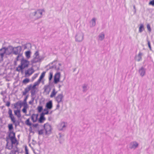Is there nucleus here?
Wrapping results in <instances>:
<instances>
[{
  "instance_id": "f03ea898",
  "label": "nucleus",
  "mask_w": 154,
  "mask_h": 154,
  "mask_svg": "<svg viewBox=\"0 0 154 154\" xmlns=\"http://www.w3.org/2000/svg\"><path fill=\"white\" fill-rule=\"evenodd\" d=\"M33 58L31 60L32 63H35L40 62L41 60V58L39 56V53L38 51H37L34 54L33 56Z\"/></svg>"
},
{
  "instance_id": "ea45409f",
  "label": "nucleus",
  "mask_w": 154,
  "mask_h": 154,
  "mask_svg": "<svg viewBox=\"0 0 154 154\" xmlns=\"http://www.w3.org/2000/svg\"><path fill=\"white\" fill-rule=\"evenodd\" d=\"M28 95H27L25 97V98L24 100V102L23 103V104H26V105H27L26 100L28 98Z\"/></svg>"
},
{
  "instance_id": "13d9d810",
  "label": "nucleus",
  "mask_w": 154,
  "mask_h": 154,
  "mask_svg": "<svg viewBox=\"0 0 154 154\" xmlns=\"http://www.w3.org/2000/svg\"><path fill=\"white\" fill-rule=\"evenodd\" d=\"M55 66H55V65H54V66H51V67H50V69L54 68V69H55Z\"/></svg>"
},
{
  "instance_id": "bb28decb",
  "label": "nucleus",
  "mask_w": 154,
  "mask_h": 154,
  "mask_svg": "<svg viewBox=\"0 0 154 154\" xmlns=\"http://www.w3.org/2000/svg\"><path fill=\"white\" fill-rule=\"evenodd\" d=\"M105 35L103 32L100 33L98 35V40L100 41L103 40L104 38Z\"/></svg>"
},
{
  "instance_id": "7c9ffc66",
  "label": "nucleus",
  "mask_w": 154,
  "mask_h": 154,
  "mask_svg": "<svg viewBox=\"0 0 154 154\" xmlns=\"http://www.w3.org/2000/svg\"><path fill=\"white\" fill-rule=\"evenodd\" d=\"M36 88H31V96L32 97H33L35 94L36 93V90L35 89Z\"/></svg>"
},
{
  "instance_id": "393cba45",
  "label": "nucleus",
  "mask_w": 154,
  "mask_h": 154,
  "mask_svg": "<svg viewBox=\"0 0 154 154\" xmlns=\"http://www.w3.org/2000/svg\"><path fill=\"white\" fill-rule=\"evenodd\" d=\"M14 114L17 116L18 118H20L21 116L20 111L19 110H14Z\"/></svg>"
},
{
  "instance_id": "49530a36",
  "label": "nucleus",
  "mask_w": 154,
  "mask_h": 154,
  "mask_svg": "<svg viewBox=\"0 0 154 154\" xmlns=\"http://www.w3.org/2000/svg\"><path fill=\"white\" fill-rule=\"evenodd\" d=\"M147 28L148 30L150 32L151 31V29L150 28V26L149 24H148L147 25Z\"/></svg>"
},
{
  "instance_id": "dca6fc26",
  "label": "nucleus",
  "mask_w": 154,
  "mask_h": 154,
  "mask_svg": "<svg viewBox=\"0 0 154 154\" xmlns=\"http://www.w3.org/2000/svg\"><path fill=\"white\" fill-rule=\"evenodd\" d=\"M38 114H33L31 116V119L34 123L36 122L38 119Z\"/></svg>"
},
{
  "instance_id": "de8ad7c7",
  "label": "nucleus",
  "mask_w": 154,
  "mask_h": 154,
  "mask_svg": "<svg viewBox=\"0 0 154 154\" xmlns=\"http://www.w3.org/2000/svg\"><path fill=\"white\" fill-rule=\"evenodd\" d=\"M34 98L33 97H32V100L29 102V103L30 104H32L34 101Z\"/></svg>"
},
{
  "instance_id": "5701e85b",
  "label": "nucleus",
  "mask_w": 154,
  "mask_h": 154,
  "mask_svg": "<svg viewBox=\"0 0 154 154\" xmlns=\"http://www.w3.org/2000/svg\"><path fill=\"white\" fill-rule=\"evenodd\" d=\"M23 104V103H22L21 101H19L17 102L16 103H14V108L15 109H17V106H19L21 107L22 105Z\"/></svg>"
},
{
  "instance_id": "b1692460",
  "label": "nucleus",
  "mask_w": 154,
  "mask_h": 154,
  "mask_svg": "<svg viewBox=\"0 0 154 154\" xmlns=\"http://www.w3.org/2000/svg\"><path fill=\"white\" fill-rule=\"evenodd\" d=\"M46 108L48 109H51L52 107V103L51 101H50L47 102L46 105Z\"/></svg>"
},
{
  "instance_id": "0e129e2a",
  "label": "nucleus",
  "mask_w": 154,
  "mask_h": 154,
  "mask_svg": "<svg viewBox=\"0 0 154 154\" xmlns=\"http://www.w3.org/2000/svg\"><path fill=\"white\" fill-rule=\"evenodd\" d=\"M58 65L60 66H61V64L60 63H58Z\"/></svg>"
},
{
  "instance_id": "c9c22d12",
  "label": "nucleus",
  "mask_w": 154,
  "mask_h": 154,
  "mask_svg": "<svg viewBox=\"0 0 154 154\" xmlns=\"http://www.w3.org/2000/svg\"><path fill=\"white\" fill-rule=\"evenodd\" d=\"M30 81V80L29 79L26 78L23 81L22 83L23 84H26L29 83Z\"/></svg>"
},
{
  "instance_id": "338daca9",
  "label": "nucleus",
  "mask_w": 154,
  "mask_h": 154,
  "mask_svg": "<svg viewBox=\"0 0 154 154\" xmlns=\"http://www.w3.org/2000/svg\"><path fill=\"white\" fill-rule=\"evenodd\" d=\"M52 112H51L50 113L49 112V113L50 114H51L52 113Z\"/></svg>"
},
{
  "instance_id": "2eb2a0df",
  "label": "nucleus",
  "mask_w": 154,
  "mask_h": 154,
  "mask_svg": "<svg viewBox=\"0 0 154 154\" xmlns=\"http://www.w3.org/2000/svg\"><path fill=\"white\" fill-rule=\"evenodd\" d=\"M34 70L32 68L29 69L25 72V74L26 76H30L34 72Z\"/></svg>"
},
{
  "instance_id": "473e14b6",
  "label": "nucleus",
  "mask_w": 154,
  "mask_h": 154,
  "mask_svg": "<svg viewBox=\"0 0 154 154\" xmlns=\"http://www.w3.org/2000/svg\"><path fill=\"white\" fill-rule=\"evenodd\" d=\"M144 29V27L143 24H141L139 28V32H141Z\"/></svg>"
},
{
  "instance_id": "052dcab7",
  "label": "nucleus",
  "mask_w": 154,
  "mask_h": 154,
  "mask_svg": "<svg viewBox=\"0 0 154 154\" xmlns=\"http://www.w3.org/2000/svg\"><path fill=\"white\" fill-rule=\"evenodd\" d=\"M133 8H134V9L135 10V11H136V8H135V6L134 5L133 6Z\"/></svg>"
},
{
  "instance_id": "58836bf2",
  "label": "nucleus",
  "mask_w": 154,
  "mask_h": 154,
  "mask_svg": "<svg viewBox=\"0 0 154 154\" xmlns=\"http://www.w3.org/2000/svg\"><path fill=\"white\" fill-rule=\"evenodd\" d=\"M17 55H18L16 57V60L19 61L20 60V58L22 57V54H18Z\"/></svg>"
},
{
  "instance_id": "603ef678",
  "label": "nucleus",
  "mask_w": 154,
  "mask_h": 154,
  "mask_svg": "<svg viewBox=\"0 0 154 154\" xmlns=\"http://www.w3.org/2000/svg\"><path fill=\"white\" fill-rule=\"evenodd\" d=\"M25 150L26 154H29L28 150L27 148L26 147H25Z\"/></svg>"
},
{
  "instance_id": "c756f323",
  "label": "nucleus",
  "mask_w": 154,
  "mask_h": 154,
  "mask_svg": "<svg viewBox=\"0 0 154 154\" xmlns=\"http://www.w3.org/2000/svg\"><path fill=\"white\" fill-rule=\"evenodd\" d=\"M57 93V91H55V89L54 88L53 89V91L52 92L50 95L51 97H54Z\"/></svg>"
},
{
  "instance_id": "9d476101",
  "label": "nucleus",
  "mask_w": 154,
  "mask_h": 154,
  "mask_svg": "<svg viewBox=\"0 0 154 154\" xmlns=\"http://www.w3.org/2000/svg\"><path fill=\"white\" fill-rule=\"evenodd\" d=\"M25 123L26 125L30 126L31 128V126L36 128L38 125V124L37 123L32 124L30 122V119L29 118L26 120Z\"/></svg>"
},
{
  "instance_id": "9b49d317",
  "label": "nucleus",
  "mask_w": 154,
  "mask_h": 154,
  "mask_svg": "<svg viewBox=\"0 0 154 154\" xmlns=\"http://www.w3.org/2000/svg\"><path fill=\"white\" fill-rule=\"evenodd\" d=\"M60 74L59 72H57L54 75V82L55 84H57L60 81Z\"/></svg>"
},
{
  "instance_id": "e2e57ef3",
  "label": "nucleus",
  "mask_w": 154,
  "mask_h": 154,
  "mask_svg": "<svg viewBox=\"0 0 154 154\" xmlns=\"http://www.w3.org/2000/svg\"><path fill=\"white\" fill-rule=\"evenodd\" d=\"M61 86L60 85H59V88H60Z\"/></svg>"
},
{
  "instance_id": "8fccbe9b",
  "label": "nucleus",
  "mask_w": 154,
  "mask_h": 154,
  "mask_svg": "<svg viewBox=\"0 0 154 154\" xmlns=\"http://www.w3.org/2000/svg\"><path fill=\"white\" fill-rule=\"evenodd\" d=\"M28 44H25L23 46V47L24 49L25 50V49H26V48H27V45H28Z\"/></svg>"
},
{
  "instance_id": "864d4df0",
  "label": "nucleus",
  "mask_w": 154,
  "mask_h": 154,
  "mask_svg": "<svg viewBox=\"0 0 154 154\" xmlns=\"http://www.w3.org/2000/svg\"><path fill=\"white\" fill-rule=\"evenodd\" d=\"M3 56L0 54V62L2 61L3 60Z\"/></svg>"
},
{
  "instance_id": "6ab92c4d",
  "label": "nucleus",
  "mask_w": 154,
  "mask_h": 154,
  "mask_svg": "<svg viewBox=\"0 0 154 154\" xmlns=\"http://www.w3.org/2000/svg\"><path fill=\"white\" fill-rule=\"evenodd\" d=\"M31 86H29L28 85L27 87L24 89V91L22 92V95L23 96L25 95L29 91L31 90Z\"/></svg>"
},
{
  "instance_id": "09e8293b",
  "label": "nucleus",
  "mask_w": 154,
  "mask_h": 154,
  "mask_svg": "<svg viewBox=\"0 0 154 154\" xmlns=\"http://www.w3.org/2000/svg\"><path fill=\"white\" fill-rule=\"evenodd\" d=\"M43 134V131L41 130L38 131V134L39 135H42Z\"/></svg>"
},
{
  "instance_id": "4be33fe9",
  "label": "nucleus",
  "mask_w": 154,
  "mask_h": 154,
  "mask_svg": "<svg viewBox=\"0 0 154 154\" xmlns=\"http://www.w3.org/2000/svg\"><path fill=\"white\" fill-rule=\"evenodd\" d=\"M40 82V81L38 80L36 82H35L33 85H32V84H30L29 85V86H31V88H36V86L39 85Z\"/></svg>"
},
{
  "instance_id": "a211bd4d",
  "label": "nucleus",
  "mask_w": 154,
  "mask_h": 154,
  "mask_svg": "<svg viewBox=\"0 0 154 154\" xmlns=\"http://www.w3.org/2000/svg\"><path fill=\"white\" fill-rule=\"evenodd\" d=\"M143 54V53L139 52L137 55L135 57V59L138 62H139L142 60V56Z\"/></svg>"
},
{
  "instance_id": "72a5a7b5",
  "label": "nucleus",
  "mask_w": 154,
  "mask_h": 154,
  "mask_svg": "<svg viewBox=\"0 0 154 154\" xmlns=\"http://www.w3.org/2000/svg\"><path fill=\"white\" fill-rule=\"evenodd\" d=\"M48 109H45L43 110V112L41 114L45 116V115H47L49 114V111Z\"/></svg>"
},
{
  "instance_id": "4c0bfd02",
  "label": "nucleus",
  "mask_w": 154,
  "mask_h": 154,
  "mask_svg": "<svg viewBox=\"0 0 154 154\" xmlns=\"http://www.w3.org/2000/svg\"><path fill=\"white\" fill-rule=\"evenodd\" d=\"M50 89H49V88L48 86L45 87L44 91L48 93V94H49L50 91Z\"/></svg>"
},
{
  "instance_id": "ddd939ff",
  "label": "nucleus",
  "mask_w": 154,
  "mask_h": 154,
  "mask_svg": "<svg viewBox=\"0 0 154 154\" xmlns=\"http://www.w3.org/2000/svg\"><path fill=\"white\" fill-rule=\"evenodd\" d=\"M66 124L65 122H62L58 125V128L59 131L64 130L66 127Z\"/></svg>"
},
{
  "instance_id": "c03bdc74",
  "label": "nucleus",
  "mask_w": 154,
  "mask_h": 154,
  "mask_svg": "<svg viewBox=\"0 0 154 154\" xmlns=\"http://www.w3.org/2000/svg\"><path fill=\"white\" fill-rule=\"evenodd\" d=\"M147 44L148 46V47L150 50H152V48L151 46L150 45V43L149 41L148 40H147Z\"/></svg>"
},
{
  "instance_id": "5fc2aeb1",
  "label": "nucleus",
  "mask_w": 154,
  "mask_h": 154,
  "mask_svg": "<svg viewBox=\"0 0 154 154\" xmlns=\"http://www.w3.org/2000/svg\"><path fill=\"white\" fill-rule=\"evenodd\" d=\"M53 119V118L51 116H49L48 117V120L51 121Z\"/></svg>"
},
{
  "instance_id": "7ed1b4c3",
  "label": "nucleus",
  "mask_w": 154,
  "mask_h": 154,
  "mask_svg": "<svg viewBox=\"0 0 154 154\" xmlns=\"http://www.w3.org/2000/svg\"><path fill=\"white\" fill-rule=\"evenodd\" d=\"M84 35L81 32H78L75 37V40L77 42H82L84 38Z\"/></svg>"
},
{
  "instance_id": "680f3d73",
  "label": "nucleus",
  "mask_w": 154,
  "mask_h": 154,
  "mask_svg": "<svg viewBox=\"0 0 154 154\" xmlns=\"http://www.w3.org/2000/svg\"><path fill=\"white\" fill-rule=\"evenodd\" d=\"M56 60H54V61L51 64H52L53 63H54V62H56Z\"/></svg>"
},
{
  "instance_id": "f3484780",
  "label": "nucleus",
  "mask_w": 154,
  "mask_h": 154,
  "mask_svg": "<svg viewBox=\"0 0 154 154\" xmlns=\"http://www.w3.org/2000/svg\"><path fill=\"white\" fill-rule=\"evenodd\" d=\"M139 72L140 75L142 77H143L145 74L146 69L144 67H142L139 69Z\"/></svg>"
},
{
  "instance_id": "6e6552de",
  "label": "nucleus",
  "mask_w": 154,
  "mask_h": 154,
  "mask_svg": "<svg viewBox=\"0 0 154 154\" xmlns=\"http://www.w3.org/2000/svg\"><path fill=\"white\" fill-rule=\"evenodd\" d=\"M29 63L28 61L24 59L23 57L21 60V65H22L24 69L28 67Z\"/></svg>"
},
{
  "instance_id": "20e7f679",
  "label": "nucleus",
  "mask_w": 154,
  "mask_h": 154,
  "mask_svg": "<svg viewBox=\"0 0 154 154\" xmlns=\"http://www.w3.org/2000/svg\"><path fill=\"white\" fill-rule=\"evenodd\" d=\"M22 48L21 46L13 47V54L17 55L18 54H22L21 53Z\"/></svg>"
},
{
  "instance_id": "3c124183",
  "label": "nucleus",
  "mask_w": 154,
  "mask_h": 154,
  "mask_svg": "<svg viewBox=\"0 0 154 154\" xmlns=\"http://www.w3.org/2000/svg\"><path fill=\"white\" fill-rule=\"evenodd\" d=\"M10 103L9 101H8L6 103V106L8 107H9L10 106Z\"/></svg>"
},
{
  "instance_id": "a878e982",
  "label": "nucleus",
  "mask_w": 154,
  "mask_h": 154,
  "mask_svg": "<svg viewBox=\"0 0 154 154\" xmlns=\"http://www.w3.org/2000/svg\"><path fill=\"white\" fill-rule=\"evenodd\" d=\"M5 47H3L0 49V54L4 56V54H5Z\"/></svg>"
},
{
  "instance_id": "a18cd8bd",
  "label": "nucleus",
  "mask_w": 154,
  "mask_h": 154,
  "mask_svg": "<svg viewBox=\"0 0 154 154\" xmlns=\"http://www.w3.org/2000/svg\"><path fill=\"white\" fill-rule=\"evenodd\" d=\"M53 77V73L50 72V76L49 78V80L50 81L52 79Z\"/></svg>"
},
{
  "instance_id": "412c9836",
  "label": "nucleus",
  "mask_w": 154,
  "mask_h": 154,
  "mask_svg": "<svg viewBox=\"0 0 154 154\" xmlns=\"http://www.w3.org/2000/svg\"><path fill=\"white\" fill-rule=\"evenodd\" d=\"M8 133L9 135H11V132L14 133L13 131V127L12 124H9L8 125Z\"/></svg>"
},
{
  "instance_id": "1a4fd4ad",
  "label": "nucleus",
  "mask_w": 154,
  "mask_h": 154,
  "mask_svg": "<svg viewBox=\"0 0 154 154\" xmlns=\"http://www.w3.org/2000/svg\"><path fill=\"white\" fill-rule=\"evenodd\" d=\"M11 134L13 135V136H11V135H9V137L10 138L12 143V144H15L17 142V140L15 137V133L11 132Z\"/></svg>"
},
{
  "instance_id": "0eeeda50",
  "label": "nucleus",
  "mask_w": 154,
  "mask_h": 154,
  "mask_svg": "<svg viewBox=\"0 0 154 154\" xmlns=\"http://www.w3.org/2000/svg\"><path fill=\"white\" fill-rule=\"evenodd\" d=\"M6 55H9L12 54H13V47L11 46H9L7 48L5 47Z\"/></svg>"
},
{
  "instance_id": "37998d69",
  "label": "nucleus",
  "mask_w": 154,
  "mask_h": 154,
  "mask_svg": "<svg viewBox=\"0 0 154 154\" xmlns=\"http://www.w3.org/2000/svg\"><path fill=\"white\" fill-rule=\"evenodd\" d=\"M149 5H152V6H154V0H152L149 3Z\"/></svg>"
},
{
  "instance_id": "69168bd1",
  "label": "nucleus",
  "mask_w": 154,
  "mask_h": 154,
  "mask_svg": "<svg viewBox=\"0 0 154 154\" xmlns=\"http://www.w3.org/2000/svg\"><path fill=\"white\" fill-rule=\"evenodd\" d=\"M60 134V137H61V134Z\"/></svg>"
},
{
  "instance_id": "a19ab883",
  "label": "nucleus",
  "mask_w": 154,
  "mask_h": 154,
  "mask_svg": "<svg viewBox=\"0 0 154 154\" xmlns=\"http://www.w3.org/2000/svg\"><path fill=\"white\" fill-rule=\"evenodd\" d=\"M38 109L39 112H41L43 109L42 107V106H38Z\"/></svg>"
},
{
  "instance_id": "2f4dec72",
  "label": "nucleus",
  "mask_w": 154,
  "mask_h": 154,
  "mask_svg": "<svg viewBox=\"0 0 154 154\" xmlns=\"http://www.w3.org/2000/svg\"><path fill=\"white\" fill-rule=\"evenodd\" d=\"M88 85L86 84H84L82 86L83 91L84 92H86L88 89Z\"/></svg>"
},
{
  "instance_id": "f704fd0d",
  "label": "nucleus",
  "mask_w": 154,
  "mask_h": 154,
  "mask_svg": "<svg viewBox=\"0 0 154 154\" xmlns=\"http://www.w3.org/2000/svg\"><path fill=\"white\" fill-rule=\"evenodd\" d=\"M24 69L23 67L21 65H19V66L17 67L16 70L17 71L20 72V71Z\"/></svg>"
},
{
  "instance_id": "e433bc0d",
  "label": "nucleus",
  "mask_w": 154,
  "mask_h": 154,
  "mask_svg": "<svg viewBox=\"0 0 154 154\" xmlns=\"http://www.w3.org/2000/svg\"><path fill=\"white\" fill-rule=\"evenodd\" d=\"M45 72H43L41 75L39 79H38L39 81H41V79L44 77Z\"/></svg>"
},
{
  "instance_id": "6e6d98bb",
  "label": "nucleus",
  "mask_w": 154,
  "mask_h": 154,
  "mask_svg": "<svg viewBox=\"0 0 154 154\" xmlns=\"http://www.w3.org/2000/svg\"><path fill=\"white\" fill-rule=\"evenodd\" d=\"M55 69L57 70H59L60 69V67H57V66H56L55 67Z\"/></svg>"
},
{
  "instance_id": "aec40b11",
  "label": "nucleus",
  "mask_w": 154,
  "mask_h": 154,
  "mask_svg": "<svg viewBox=\"0 0 154 154\" xmlns=\"http://www.w3.org/2000/svg\"><path fill=\"white\" fill-rule=\"evenodd\" d=\"M45 120L46 118L41 113L40 115V117L38 120L39 122L43 123Z\"/></svg>"
},
{
  "instance_id": "774afa93",
  "label": "nucleus",
  "mask_w": 154,
  "mask_h": 154,
  "mask_svg": "<svg viewBox=\"0 0 154 154\" xmlns=\"http://www.w3.org/2000/svg\"><path fill=\"white\" fill-rule=\"evenodd\" d=\"M15 125L16 126V123H15Z\"/></svg>"
},
{
  "instance_id": "79ce46f5",
  "label": "nucleus",
  "mask_w": 154,
  "mask_h": 154,
  "mask_svg": "<svg viewBox=\"0 0 154 154\" xmlns=\"http://www.w3.org/2000/svg\"><path fill=\"white\" fill-rule=\"evenodd\" d=\"M26 106L24 105L23 108L22 109V111L24 113H26L27 112L26 111Z\"/></svg>"
},
{
  "instance_id": "4468645a",
  "label": "nucleus",
  "mask_w": 154,
  "mask_h": 154,
  "mask_svg": "<svg viewBox=\"0 0 154 154\" xmlns=\"http://www.w3.org/2000/svg\"><path fill=\"white\" fill-rule=\"evenodd\" d=\"M8 114L9 115V117L10 118L11 121L14 123H15L16 121L15 118L12 114V110L10 109H9L8 110Z\"/></svg>"
},
{
  "instance_id": "f257e3e1",
  "label": "nucleus",
  "mask_w": 154,
  "mask_h": 154,
  "mask_svg": "<svg viewBox=\"0 0 154 154\" xmlns=\"http://www.w3.org/2000/svg\"><path fill=\"white\" fill-rule=\"evenodd\" d=\"M43 12H44V10L40 9L32 11L29 14V17L31 19L37 20L42 17V14Z\"/></svg>"
},
{
  "instance_id": "4d7b16f0",
  "label": "nucleus",
  "mask_w": 154,
  "mask_h": 154,
  "mask_svg": "<svg viewBox=\"0 0 154 154\" xmlns=\"http://www.w3.org/2000/svg\"><path fill=\"white\" fill-rule=\"evenodd\" d=\"M60 107V105L59 103H58V104L57 105L56 109H59V107Z\"/></svg>"
},
{
  "instance_id": "39448f33",
  "label": "nucleus",
  "mask_w": 154,
  "mask_h": 154,
  "mask_svg": "<svg viewBox=\"0 0 154 154\" xmlns=\"http://www.w3.org/2000/svg\"><path fill=\"white\" fill-rule=\"evenodd\" d=\"M138 143L135 141L131 142L129 145V148L132 150L135 149L138 147Z\"/></svg>"
},
{
  "instance_id": "f8f14e48",
  "label": "nucleus",
  "mask_w": 154,
  "mask_h": 154,
  "mask_svg": "<svg viewBox=\"0 0 154 154\" xmlns=\"http://www.w3.org/2000/svg\"><path fill=\"white\" fill-rule=\"evenodd\" d=\"M63 96L62 94H60L58 95L56 97V100L58 103H59L61 102H63Z\"/></svg>"
},
{
  "instance_id": "cd10ccee",
  "label": "nucleus",
  "mask_w": 154,
  "mask_h": 154,
  "mask_svg": "<svg viewBox=\"0 0 154 154\" xmlns=\"http://www.w3.org/2000/svg\"><path fill=\"white\" fill-rule=\"evenodd\" d=\"M31 52L30 51H27L25 52V56L27 59H28L30 57Z\"/></svg>"
},
{
  "instance_id": "c85d7f7f",
  "label": "nucleus",
  "mask_w": 154,
  "mask_h": 154,
  "mask_svg": "<svg viewBox=\"0 0 154 154\" xmlns=\"http://www.w3.org/2000/svg\"><path fill=\"white\" fill-rule=\"evenodd\" d=\"M96 19L95 18H93L92 19L91 23V26L93 27L95 26L96 25Z\"/></svg>"
},
{
  "instance_id": "bf43d9fd",
  "label": "nucleus",
  "mask_w": 154,
  "mask_h": 154,
  "mask_svg": "<svg viewBox=\"0 0 154 154\" xmlns=\"http://www.w3.org/2000/svg\"><path fill=\"white\" fill-rule=\"evenodd\" d=\"M35 75H36L35 76H34L32 77V79H35L37 76V75L36 74H35Z\"/></svg>"
},
{
  "instance_id": "423d86ee",
  "label": "nucleus",
  "mask_w": 154,
  "mask_h": 154,
  "mask_svg": "<svg viewBox=\"0 0 154 154\" xmlns=\"http://www.w3.org/2000/svg\"><path fill=\"white\" fill-rule=\"evenodd\" d=\"M44 127L45 131L46 134H50L51 132L52 129L51 125L48 123H47L44 125Z\"/></svg>"
}]
</instances>
